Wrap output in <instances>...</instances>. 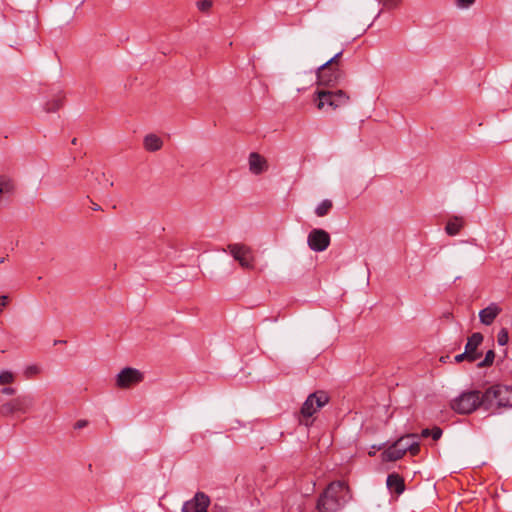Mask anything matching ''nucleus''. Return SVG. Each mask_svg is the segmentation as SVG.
Returning a JSON list of instances; mask_svg holds the SVG:
<instances>
[{
  "mask_svg": "<svg viewBox=\"0 0 512 512\" xmlns=\"http://www.w3.org/2000/svg\"><path fill=\"white\" fill-rule=\"evenodd\" d=\"M344 78V72L339 67H327L322 64L317 70L318 89L315 92L316 106L319 110H336L348 104L350 97L346 91L334 89Z\"/></svg>",
  "mask_w": 512,
  "mask_h": 512,
  "instance_id": "1",
  "label": "nucleus"
},
{
  "mask_svg": "<svg viewBox=\"0 0 512 512\" xmlns=\"http://www.w3.org/2000/svg\"><path fill=\"white\" fill-rule=\"evenodd\" d=\"M352 499L349 487L342 481L331 482L319 496L318 512H337Z\"/></svg>",
  "mask_w": 512,
  "mask_h": 512,
  "instance_id": "2",
  "label": "nucleus"
},
{
  "mask_svg": "<svg viewBox=\"0 0 512 512\" xmlns=\"http://www.w3.org/2000/svg\"><path fill=\"white\" fill-rule=\"evenodd\" d=\"M485 398L486 392L482 394L477 390L466 391L452 400L451 408L459 414L472 413L481 405L489 409L488 401Z\"/></svg>",
  "mask_w": 512,
  "mask_h": 512,
  "instance_id": "3",
  "label": "nucleus"
},
{
  "mask_svg": "<svg viewBox=\"0 0 512 512\" xmlns=\"http://www.w3.org/2000/svg\"><path fill=\"white\" fill-rule=\"evenodd\" d=\"M486 401L489 409L496 407H512V386H490L486 390Z\"/></svg>",
  "mask_w": 512,
  "mask_h": 512,
  "instance_id": "4",
  "label": "nucleus"
},
{
  "mask_svg": "<svg viewBox=\"0 0 512 512\" xmlns=\"http://www.w3.org/2000/svg\"><path fill=\"white\" fill-rule=\"evenodd\" d=\"M228 251L242 268L252 269L254 267V255L249 246L240 243L229 244Z\"/></svg>",
  "mask_w": 512,
  "mask_h": 512,
  "instance_id": "5",
  "label": "nucleus"
},
{
  "mask_svg": "<svg viewBox=\"0 0 512 512\" xmlns=\"http://www.w3.org/2000/svg\"><path fill=\"white\" fill-rule=\"evenodd\" d=\"M328 401H329V397L324 391H318V392L310 394L302 406V409H301L302 417L310 418L320 408H322L325 404H327Z\"/></svg>",
  "mask_w": 512,
  "mask_h": 512,
  "instance_id": "6",
  "label": "nucleus"
},
{
  "mask_svg": "<svg viewBox=\"0 0 512 512\" xmlns=\"http://www.w3.org/2000/svg\"><path fill=\"white\" fill-rule=\"evenodd\" d=\"M418 436L416 434H408L406 436H403L399 438L397 441H395L391 446H389L386 450H384L381 454L383 461H396L401 459L405 453L407 452V449L405 448V442L409 439L417 438Z\"/></svg>",
  "mask_w": 512,
  "mask_h": 512,
  "instance_id": "7",
  "label": "nucleus"
},
{
  "mask_svg": "<svg viewBox=\"0 0 512 512\" xmlns=\"http://www.w3.org/2000/svg\"><path fill=\"white\" fill-rule=\"evenodd\" d=\"M33 404V399L29 395L19 396L9 402L0 405V414L7 416L14 412H26Z\"/></svg>",
  "mask_w": 512,
  "mask_h": 512,
  "instance_id": "8",
  "label": "nucleus"
},
{
  "mask_svg": "<svg viewBox=\"0 0 512 512\" xmlns=\"http://www.w3.org/2000/svg\"><path fill=\"white\" fill-rule=\"evenodd\" d=\"M330 235L323 229L315 228L310 231L307 237V243L311 250L322 252L330 245Z\"/></svg>",
  "mask_w": 512,
  "mask_h": 512,
  "instance_id": "9",
  "label": "nucleus"
},
{
  "mask_svg": "<svg viewBox=\"0 0 512 512\" xmlns=\"http://www.w3.org/2000/svg\"><path fill=\"white\" fill-rule=\"evenodd\" d=\"M147 380L146 373L133 367H125L116 377L115 384H134Z\"/></svg>",
  "mask_w": 512,
  "mask_h": 512,
  "instance_id": "10",
  "label": "nucleus"
},
{
  "mask_svg": "<svg viewBox=\"0 0 512 512\" xmlns=\"http://www.w3.org/2000/svg\"><path fill=\"white\" fill-rule=\"evenodd\" d=\"M210 498L203 492H197L193 499L186 501L182 507L183 512H208Z\"/></svg>",
  "mask_w": 512,
  "mask_h": 512,
  "instance_id": "11",
  "label": "nucleus"
},
{
  "mask_svg": "<svg viewBox=\"0 0 512 512\" xmlns=\"http://www.w3.org/2000/svg\"><path fill=\"white\" fill-rule=\"evenodd\" d=\"M482 342L483 335L479 332L473 333L468 338L464 352H468V355L470 356V363H473L481 358L482 353L478 351V347Z\"/></svg>",
  "mask_w": 512,
  "mask_h": 512,
  "instance_id": "12",
  "label": "nucleus"
},
{
  "mask_svg": "<svg viewBox=\"0 0 512 512\" xmlns=\"http://www.w3.org/2000/svg\"><path fill=\"white\" fill-rule=\"evenodd\" d=\"M501 307L496 303H491L486 308L480 310L479 318L482 324L491 325L496 317L501 313Z\"/></svg>",
  "mask_w": 512,
  "mask_h": 512,
  "instance_id": "13",
  "label": "nucleus"
},
{
  "mask_svg": "<svg viewBox=\"0 0 512 512\" xmlns=\"http://www.w3.org/2000/svg\"><path fill=\"white\" fill-rule=\"evenodd\" d=\"M268 168L266 159L258 153H251L249 156V169L255 174L259 175L266 171Z\"/></svg>",
  "mask_w": 512,
  "mask_h": 512,
  "instance_id": "14",
  "label": "nucleus"
},
{
  "mask_svg": "<svg viewBox=\"0 0 512 512\" xmlns=\"http://www.w3.org/2000/svg\"><path fill=\"white\" fill-rule=\"evenodd\" d=\"M386 483L387 487L397 495H400L405 490L404 479L397 473L389 474Z\"/></svg>",
  "mask_w": 512,
  "mask_h": 512,
  "instance_id": "15",
  "label": "nucleus"
},
{
  "mask_svg": "<svg viewBox=\"0 0 512 512\" xmlns=\"http://www.w3.org/2000/svg\"><path fill=\"white\" fill-rule=\"evenodd\" d=\"M143 145L147 151L156 152L162 148L163 141L159 136L151 133L144 137Z\"/></svg>",
  "mask_w": 512,
  "mask_h": 512,
  "instance_id": "16",
  "label": "nucleus"
},
{
  "mask_svg": "<svg viewBox=\"0 0 512 512\" xmlns=\"http://www.w3.org/2000/svg\"><path fill=\"white\" fill-rule=\"evenodd\" d=\"M463 227V220L460 217H453L448 220L445 230L450 236L457 235Z\"/></svg>",
  "mask_w": 512,
  "mask_h": 512,
  "instance_id": "17",
  "label": "nucleus"
},
{
  "mask_svg": "<svg viewBox=\"0 0 512 512\" xmlns=\"http://www.w3.org/2000/svg\"><path fill=\"white\" fill-rule=\"evenodd\" d=\"M63 101L64 96L59 92L51 100L45 103L44 109L48 113L56 112L63 105Z\"/></svg>",
  "mask_w": 512,
  "mask_h": 512,
  "instance_id": "18",
  "label": "nucleus"
},
{
  "mask_svg": "<svg viewBox=\"0 0 512 512\" xmlns=\"http://www.w3.org/2000/svg\"><path fill=\"white\" fill-rule=\"evenodd\" d=\"M333 207V203L329 199L323 200L315 209V214L318 217L326 216Z\"/></svg>",
  "mask_w": 512,
  "mask_h": 512,
  "instance_id": "19",
  "label": "nucleus"
},
{
  "mask_svg": "<svg viewBox=\"0 0 512 512\" xmlns=\"http://www.w3.org/2000/svg\"><path fill=\"white\" fill-rule=\"evenodd\" d=\"M415 439L416 438L409 439L405 442V448L412 456L417 455L420 451L419 443Z\"/></svg>",
  "mask_w": 512,
  "mask_h": 512,
  "instance_id": "20",
  "label": "nucleus"
},
{
  "mask_svg": "<svg viewBox=\"0 0 512 512\" xmlns=\"http://www.w3.org/2000/svg\"><path fill=\"white\" fill-rule=\"evenodd\" d=\"M495 359V352L493 350L487 351L485 358L477 364L478 367L491 366Z\"/></svg>",
  "mask_w": 512,
  "mask_h": 512,
  "instance_id": "21",
  "label": "nucleus"
},
{
  "mask_svg": "<svg viewBox=\"0 0 512 512\" xmlns=\"http://www.w3.org/2000/svg\"><path fill=\"white\" fill-rule=\"evenodd\" d=\"M509 335L505 328H502L497 335V342L500 346H504L508 343Z\"/></svg>",
  "mask_w": 512,
  "mask_h": 512,
  "instance_id": "22",
  "label": "nucleus"
},
{
  "mask_svg": "<svg viewBox=\"0 0 512 512\" xmlns=\"http://www.w3.org/2000/svg\"><path fill=\"white\" fill-rule=\"evenodd\" d=\"M14 381V375L10 371L0 373V384H10Z\"/></svg>",
  "mask_w": 512,
  "mask_h": 512,
  "instance_id": "23",
  "label": "nucleus"
},
{
  "mask_svg": "<svg viewBox=\"0 0 512 512\" xmlns=\"http://www.w3.org/2000/svg\"><path fill=\"white\" fill-rule=\"evenodd\" d=\"M342 56V51L338 52L331 59L324 63L327 67H339V59Z\"/></svg>",
  "mask_w": 512,
  "mask_h": 512,
  "instance_id": "24",
  "label": "nucleus"
},
{
  "mask_svg": "<svg viewBox=\"0 0 512 512\" xmlns=\"http://www.w3.org/2000/svg\"><path fill=\"white\" fill-rule=\"evenodd\" d=\"M40 372V368L37 365H30L24 370V375L27 378H31L32 376L38 374Z\"/></svg>",
  "mask_w": 512,
  "mask_h": 512,
  "instance_id": "25",
  "label": "nucleus"
},
{
  "mask_svg": "<svg viewBox=\"0 0 512 512\" xmlns=\"http://www.w3.org/2000/svg\"><path fill=\"white\" fill-rule=\"evenodd\" d=\"M212 7L211 0H200L197 2V8L202 12H207Z\"/></svg>",
  "mask_w": 512,
  "mask_h": 512,
  "instance_id": "26",
  "label": "nucleus"
},
{
  "mask_svg": "<svg viewBox=\"0 0 512 512\" xmlns=\"http://www.w3.org/2000/svg\"><path fill=\"white\" fill-rule=\"evenodd\" d=\"M475 0H457L456 4L459 8H468L470 7Z\"/></svg>",
  "mask_w": 512,
  "mask_h": 512,
  "instance_id": "27",
  "label": "nucleus"
},
{
  "mask_svg": "<svg viewBox=\"0 0 512 512\" xmlns=\"http://www.w3.org/2000/svg\"><path fill=\"white\" fill-rule=\"evenodd\" d=\"M454 360H455L456 362H462V361H468V362H470V356L468 355V352H463V353H461V354H459V355H456V356L454 357Z\"/></svg>",
  "mask_w": 512,
  "mask_h": 512,
  "instance_id": "28",
  "label": "nucleus"
},
{
  "mask_svg": "<svg viewBox=\"0 0 512 512\" xmlns=\"http://www.w3.org/2000/svg\"><path fill=\"white\" fill-rule=\"evenodd\" d=\"M442 435V430L438 427H435L431 430V436L434 440H438Z\"/></svg>",
  "mask_w": 512,
  "mask_h": 512,
  "instance_id": "29",
  "label": "nucleus"
},
{
  "mask_svg": "<svg viewBox=\"0 0 512 512\" xmlns=\"http://www.w3.org/2000/svg\"><path fill=\"white\" fill-rule=\"evenodd\" d=\"M1 393H2V395L10 396V395L15 394V389L13 387H11V386H5L1 390Z\"/></svg>",
  "mask_w": 512,
  "mask_h": 512,
  "instance_id": "30",
  "label": "nucleus"
},
{
  "mask_svg": "<svg viewBox=\"0 0 512 512\" xmlns=\"http://www.w3.org/2000/svg\"><path fill=\"white\" fill-rule=\"evenodd\" d=\"M377 1L386 8H393L396 6V4L391 0H377Z\"/></svg>",
  "mask_w": 512,
  "mask_h": 512,
  "instance_id": "31",
  "label": "nucleus"
},
{
  "mask_svg": "<svg viewBox=\"0 0 512 512\" xmlns=\"http://www.w3.org/2000/svg\"><path fill=\"white\" fill-rule=\"evenodd\" d=\"M88 425V422L86 420H79L75 423L74 428L75 429H82Z\"/></svg>",
  "mask_w": 512,
  "mask_h": 512,
  "instance_id": "32",
  "label": "nucleus"
},
{
  "mask_svg": "<svg viewBox=\"0 0 512 512\" xmlns=\"http://www.w3.org/2000/svg\"><path fill=\"white\" fill-rule=\"evenodd\" d=\"M102 178L105 180V186L110 188L113 186V182L106 178L105 174H102Z\"/></svg>",
  "mask_w": 512,
  "mask_h": 512,
  "instance_id": "33",
  "label": "nucleus"
},
{
  "mask_svg": "<svg viewBox=\"0 0 512 512\" xmlns=\"http://www.w3.org/2000/svg\"><path fill=\"white\" fill-rule=\"evenodd\" d=\"M8 296H0V306H6L7 305Z\"/></svg>",
  "mask_w": 512,
  "mask_h": 512,
  "instance_id": "34",
  "label": "nucleus"
},
{
  "mask_svg": "<svg viewBox=\"0 0 512 512\" xmlns=\"http://www.w3.org/2000/svg\"><path fill=\"white\" fill-rule=\"evenodd\" d=\"M430 435H431V430H430V429H424V430H422V433H421V436H422V437L426 438V437H428V436H430Z\"/></svg>",
  "mask_w": 512,
  "mask_h": 512,
  "instance_id": "35",
  "label": "nucleus"
},
{
  "mask_svg": "<svg viewBox=\"0 0 512 512\" xmlns=\"http://www.w3.org/2000/svg\"><path fill=\"white\" fill-rule=\"evenodd\" d=\"M92 209H93L94 211H98V210H100V209H101V207H100L97 203H92Z\"/></svg>",
  "mask_w": 512,
  "mask_h": 512,
  "instance_id": "36",
  "label": "nucleus"
},
{
  "mask_svg": "<svg viewBox=\"0 0 512 512\" xmlns=\"http://www.w3.org/2000/svg\"><path fill=\"white\" fill-rule=\"evenodd\" d=\"M440 360H441L442 362H445V361H446V358L441 357V358H440Z\"/></svg>",
  "mask_w": 512,
  "mask_h": 512,
  "instance_id": "37",
  "label": "nucleus"
},
{
  "mask_svg": "<svg viewBox=\"0 0 512 512\" xmlns=\"http://www.w3.org/2000/svg\"><path fill=\"white\" fill-rule=\"evenodd\" d=\"M440 360H441L442 362H445V361H446V358L441 357V358H440Z\"/></svg>",
  "mask_w": 512,
  "mask_h": 512,
  "instance_id": "38",
  "label": "nucleus"
},
{
  "mask_svg": "<svg viewBox=\"0 0 512 512\" xmlns=\"http://www.w3.org/2000/svg\"><path fill=\"white\" fill-rule=\"evenodd\" d=\"M4 262V258L0 257V264Z\"/></svg>",
  "mask_w": 512,
  "mask_h": 512,
  "instance_id": "39",
  "label": "nucleus"
},
{
  "mask_svg": "<svg viewBox=\"0 0 512 512\" xmlns=\"http://www.w3.org/2000/svg\"><path fill=\"white\" fill-rule=\"evenodd\" d=\"M72 143H73V144H76V138H74V139L72 140Z\"/></svg>",
  "mask_w": 512,
  "mask_h": 512,
  "instance_id": "40",
  "label": "nucleus"
},
{
  "mask_svg": "<svg viewBox=\"0 0 512 512\" xmlns=\"http://www.w3.org/2000/svg\"><path fill=\"white\" fill-rule=\"evenodd\" d=\"M0 402H2V399L0 398Z\"/></svg>",
  "mask_w": 512,
  "mask_h": 512,
  "instance_id": "41",
  "label": "nucleus"
}]
</instances>
